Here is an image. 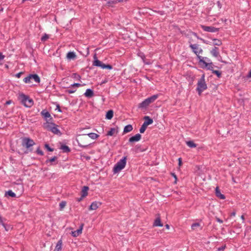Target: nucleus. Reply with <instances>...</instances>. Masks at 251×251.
<instances>
[{
	"label": "nucleus",
	"mask_w": 251,
	"mask_h": 251,
	"mask_svg": "<svg viewBox=\"0 0 251 251\" xmlns=\"http://www.w3.org/2000/svg\"><path fill=\"white\" fill-rule=\"evenodd\" d=\"M189 47L192 49L193 52L197 56V58H198L199 62L202 63L203 64H205L206 66L208 65L209 66H211L210 64H207L205 61L203 60V58L201 56L199 55L200 54L202 53L203 52V50L201 48L199 47V45L198 44H191L189 45Z\"/></svg>",
	"instance_id": "obj_1"
},
{
	"label": "nucleus",
	"mask_w": 251,
	"mask_h": 251,
	"mask_svg": "<svg viewBox=\"0 0 251 251\" xmlns=\"http://www.w3.org/2000/svg\"><path fill=\"white\" fill-rule=\"evenodd\" d=\"M207 86L205 81V76L204 75H203L198 81L196 90L199 95H201V93L207 89Z\"/></svg>",
	"instance_id": "obj_2"
},
{
	"label": "nucleus",
	"mask_w": 251,
	"mask_h": 251,
	"mask_svg": "<svg viewBox=\"0 0 251 251\" xmlns=\"http://www.w3.org/2000/svg\"><path fill=\"white\" fill-rule=\"evenodd\" d=\"M19 99L20 100L21 102L26 107H30L33 104L32 99L24 94H21L19 95Z\"/></svg>",
	"instance_id": "obj_3"
},
{
	"label": "nucleus",
	"mask_w": 251,
	"mask_h": 251,
	"mask_svg": "<svg viewBox=\"0 0 251 251\" xmlns=\"http://www.w3.org/2000/svg\"><path fill=\"white\" fill-rule=\"evenodd\" d=\"M126 157L125 156L120 159L114 166L113 168V173H117L124 169L126 165Z\"/></svg>",
	"instance_id": "obj_4"
},
{
	"label": "nucleus",
	"mask_w": 251,
	"mask_h": 251,
	"mask_svg": "<svg viewBox=\"0 0 251 251\" xmlns=\"http://www.w3.org/2000/svg\"><path fill=\"white\" fill-rule=\"evenodd\" d=\"M94 60L93 62V65L95 66L100 67L102 69H107L108 70H111L113 68L112 65L110 64H105L103 63L101 61L98 60L97 58L96 55H95L94 56Z\"/></svg>",
	"instance_id": "obj_5"
},
{
	"label": "nucleus",
	"mask_w": 251,
	"mask_h": 251,
	"mask_svg": "<svg viewBox=\"0 0 251 251\" xmlns=\"http://www.w3.org/2000/svg\"><path fill=\"white\" fill-rule=\"evenodd\" d=\"M35 144L34 141L28 137H24L22 139V146L26 148L29 151H32L30 148L35 145Z\"/></svg>",
	"instance_id": "obj_6"
},
{
	"label": "nucleus",
	"mask_w": 251,
	"mask_h": 251,
	"mask_svg": "<svg viewBox=\"0 0 251 251\" xmlns=\"http://www.w3.org/2000/svg\"><path fill=\"white\" fill-rule=\"evenodd\" d=\"M47 128L54 134L59 135H61L60 131L57 128V126L53 123L48 122Z\"/></svg>",
	"instance_id": "obj_7"
},
{
	"label": "nucleus",
	"mask_w": 251,
	"mask_h": 251,
	"mask_svg": "<svg viewBox=\"0 0 251 251\" xmlns=\"http://www.w3.org/2000/svg\"><path fill=\"white\" fill-rule=\"evenodd\" d=\"M31 80H33L37 83H39L40 78L37 74H30L24 79V81L25 83H29L31 82Z\"/></svg>",
	"instance_id": "obj_8"
},
{
	"label": "nucleus",
	"mask_w": 251,
	"mask_h": 251,
	"mask_svg": "<svg viewBox=\"0 0 251 251\" xmlns=\"http://www.w3.org/2000/svg\"><path fill=\"white\" fill-rule=\"evenodd\" d=\"M87 139L88 138L86 137L83 135H80V137H79V139L77 140L78 146L83 148H86V147H87L89 145L88 142H83L84 140Z\"/></svg>",
	"instance_id": "obj_9"
},
{
	"label": "nucleus",
	"mask_w": 251,
	"mask_h": 251,
	"mask_svg": "<svg viewBox=\"0 0 251 251\" xmlns=\"http://www.w3.org/2000/svg\"><path fill=\"white\" fill-rule=\"evenodd\" d=\"M41 115L47 121V124H48V122L52 121L53 119L50 113L46 109H44L41 111Z\"/></svg>",
	"instance_id": "obj_10"
},
{
	"label": "nucleus",
	"mask_w": 251,
	"mask_h": 251,
	"mask_svg": "<svg viewBox=\"0 0 251 251\" xmlns=\"http://www.w3.org/2000/svg\"><path fill=\"white\" fill-rule=\"evenodd\" d=\"M201 27L204 31L209 32H216L219 30V28H216L212 26H206L202 25Z\"/></svg>",
	"instance_id": "obj_11"
},
{
	"label": "nucleus",
	"mask_w": 251,
	"mask_h": 251,
	"mask_svg": "<svg viewBox=\"0 0 251 251\" xmlns=\"http://www.w3.org/2000/svg\"><path fill=\"white\" fill-rule=\"evenodd\" d=\"M141 135L139 133L136 134L135 135L129 138L128 141L129 143H134L138 142L141 139Z\"/></svg>",
	"instance_id": "obj_12"
},
{
	"label": "nucleus",
	"mask_w": 251,
	"mask_h": 251,
	"mask_svg": "<svg viewBox=\"0 0 251 251\" xmlns=\"http://www.w3.org/2000/svg\"><path fill=\"white\" fill-rule=\"evenodd\" d=\"M83 226H84V224H82L80 226L79 228L78 229H77L76 230L74 231H72V232H71L72 235L73 237H77L79 235L81 234L82 233V230L83 229Z\"/></svg>",
	"instance_id": "obj_13"
},
{
	"label": "nucleus",
	"mask_w": 251,
	"mask_h": 251,
	"mask_svg": "<svg viewBox=\"0 0 251 251\" xmlns=\"http://www.w3.org/2000/svg\"><path fill=\"white\" fill-rule=\"evenodd\" d=\"M101 203L99 201L93 202L90 205L89 209L90 210H93L97 209L100 206Z\"/></svg>",
	"instance_id": "obj_14"
},
{
	"label": "nucleus",
	"mask_w": 251,
	"mask_h": 251,
	"mask_svg": "<svg viewBox=\"0 0 251 251\" xmlns=\"http://www.w3.org/2000/svg\"><path fill=\"white\" fill-rule=\"evenodd\" d=\"M158 95H154L145 100L150 105L151 103H153L158 98Z\"/></svg>",
	"instance_id": "obj_15"
},
{
	"label": "nucleus",
	"mask_w": 251,
	"mask_h": 251,
	"mask_svg": "<svg viewBox=\"0 0 251 251\" xmlns=\"http://www.w3.org/2000/svg\"><path fill=\"white\" fill-rule=\"evenodd\" d=\"M215 195L218 198L222 200H224L226 198L225 195L221 194L219 187H216L215 189Z\"/></svg>",
	"instance_id": "obj_16"
},
{
	"label": "nucleus",
	"mask_w": 251,
	"mask_h": 251,
	"mask_svg": "<svg viewBox=\"0 0 251 251\" xmlns=\"http://www.w3.org/2000/svg\"><path fill=\"white\" fill-rule=\"evenodd\" d=\"M144 119L145 120L144 122V124H145L147 126H148L152 124L153 122V120L148 116H145L144 117Z\"/></svg>",
	"instance_id": "obj_17"
},
{
	"label": "nucleus",
	"mask_w": 251,
	"mask_h": 251,
	"mask_svg": "<svg viewBox=\"0 0 251 251\" xmlns=\"http://www.w3.org/2000/svg\"><path fill=\"white\" fill-rule=\"evenodd\" d=\"M210 53L214 57H217L219 55V49L215 47L211 51Z\"/></svg>",
	"instance_id": "obj_18"
},
{
	"label": "nucleus",
	"mask_w": 251,
	"mask_h": 251,
	"mask_svg": "<svg viewBox=\"0 0 251 251\" xmlns=\"http://www.w3.org/2000/svg\"><path fill=\"white\" fill-rule=\"evenodd\" d=\"M84 95L86 97L91 98L94 95V91L91 89H87Z\"/></svg>",
	"instance_id": "obj_19"
},
{
	"label": "nucleus",
	"mask_w": 251,
	"mask_h": 251,
	"mask_svg": "<svg viewBox=\"0 0 251 251\" xmlns=\"http://www.w3.org/2000/svg\"><path fill=\"white\" fill-rule=\"evenodd\" d=\"M62 246V240L60 239L57 243L54 251H61Z\"/></svg>",
	"instance_id": "obj_20"
},
{
	"label": "nucleus",
	"mask_w": 251,
	"mask_h": 251,
	"mask_svg": "<svg viewBox=\"0 0 251 251\" xmlns=\"http://www.w3.org/2000/svg\"><path fill=\"white\" fill-rule=\"evenodd\" d=\"M153 226H163V224L161 223V219H160L159 216H158V217H157L156 218V219L155 220L154 223H153Z\"/></svg>",
	"instance_id": "obj_21"
},
{
	"label": "nucleus",
	"mask_w": 251,
	"mask_h": 251,
	"mask_svg": "<svg viewBox=\"0 0 251 251\" xmlns=\"http://www.w3.org/2000/svg\"><path fill=\"white\" fill-rule=\"evenodd\" d=\"M133 129V127L131 125H128L125 126L124 131H123V134H125L126 133H128L131 131H132Z\"/></svg>",
	"instance_id": "obj_22"
},
{
	"label": "nucleus",
	"mask_w": 251,
	"mask_h": 251,
	"mask_svg": "<svg viewBox=\"0 0 251 251\" xmlns=\"http://www.w3.org/2000/svg\"><path fill=\"white\" fill-rule=\"evenodd\" d=\"M149 105V104L146 101V100H145L141 103H139L138 107L142 109L146 108Z\"/></svg>",
	"instance_id": "obj_23"
},
{
	"label": "nucleus",
	"mask_w": 251,
	"mask_h": 251,
	"mask_svg": "<svg viewBox=\"0 0 251 251\" xmlns=\"http://www.w3.org/2000/svg\"><path fill=\"white\" fill-rule=\"evenodd\" d=\"M89 190V187L88 186H84L81 191V195L82 197H85L88 195V190Z\"/></svg>",
	"instance_id": "obj_24"
},
{
	"label": "nucleus",
	"mask_w": 251,
	"mask_h": 251,
	"mask_svg": "<svg viewBox=\"0 0 251 251\" xmlns=\"http://www.w3.org/2000/svg\"><path fill=\"white\" fill-rule=\"evenodd\" d=\"M76 56L75 53L73 51H70L67 54V58L69 59H75Z\"/></svg>",
	"instance_id": "obj_25"
},
{
	"label": "nucleus",
	"mask_w": 251,
	"mask_h": 251,
	"mask_svg": "<svg viewBox=\"0 0 251 251\" xmlns=\"http://www.w3.org/2000/svg\"><path fill=\"white\" fill-rule=\"evenodd\" d=\"M113 116V111L112 110H108L105 115V118L108 120H111Z\"/></svg>",
	"instance_id": "obj_26"
},
{
	"label": "nucleus",
	"mask_w": 251,
	"mask_h": 251,
	"mask_svg": "<svg viewBox=\"0 0 251 251\" xmlns=\"http://www.w3.org/2000/svg\"><path fill=\"white\" fill-rule=\"evenodd\" d=\"M60 149L63 151L64 152H69L71 151L69 147L66 145H63L61 146Z\"/></svg>",
	"instance_id": "obj_27"
},
{
	"label": "nucleus",
	"mask_w": 251,
	"mask_h": 251,
	"mask_svg": "<svg viewBox=\"0 0 251 251\" xmlns=\"http://www.w3.org/2000/svg\"><path fill=\"white\" fill-rule=\"evenodd\" d=\"M88 135L90 138H91L92 139H96L99 136L98 134L95 133H90L84 134V135Z\"/></svg>",
	"instance_id": "obj_28"
},
{
	"label": "nucleus",
	"mask_w": 251,
	"mask_h": 251,
	"mask_svg": "<svg viewBox=\"0 0 251 251\" xmlns=\"http://www.w3.org/2000/svg\"><path fill=\"white\" fill-rule=\"evenodd\" d=\"M118 132V130H116L115 128H111L110 130L107 132V135L113 136L115 132L117 133Z\"/></svg>",
	"instance_id": "obj_29"
},
{
	"label": "nucleus",
	"mask_w": 251,
	"mask_h": 251,
	"mask_svg": "<svg viewBox=\"0 0 251 251\" xmlns=\"http://www.w3.org/2000/svg\"><path fill=\"white\" fill-rule=\"evenodd\" d=\"M187 145L190 148H195L197 147L196 144H195L193 141H189L186 142Z\"/></svg>",
	"instance_id": "obj_30"
},
{
	"label": "nucleus",
	"mask_w": 251,
	"mask_h": 251,
	"mask_svg": "<svg viewBox=\"0 0 251 251\" xmlns=\"http://www.w3.org/2000/svg\"><path fill=\"white\" fill-rule=\"evenodd\" d=\"M5 195H7L12 198L16 197V194L11 190H9L8 191L6 192Z\"/></svg>",
	"instance_id": "obj_31"
},
{
	"label": "nucleus",
	"mask_w": 251,
	"mask_h": 251,
	"mask_svg": "<svg viewBox=\"0 0 251 251\" xmlns=\"http://www.w3.org/2000/svg\"><path fill=\"white\" fill-rule=\"evenodd\" d=\"M213 41H214L213 44L215 46H221L222 44V42L221 40L217 39H214Z\"/></svg>",
	"instance_id": "obj_32"
},
{
	"label": "nucleus",
	"mask_w": 251,
	"mask_h": 251,
	"mask_svg": "<svg viewBox=\"0 0 251 251\" xmlns=\"http://www.w3.org/2000/svg\"><path fill=\"white\" fill-rule=\"evenodd\" d=\"M147 127V126L143 123L139 129L140 132L141 133H143L145 132V131L146 130Z\"/></svg>",
	"instance_id": "obj_33"
},
{
	"label": "nucleus",
	"mask_w": 251,
	"mask_h": 251,
	"mask_svg": "<svg viewBox=\"0 0 251 251\" xmlns=\"http://www.w3.org/2000/svg\"><path fill=\"white\" fill-rule=\"evenodd\" d=\"M212 73L217 75V76L220 78L221 77V72L218 70H212Z\"/></svg>",
	"instance_id": "obj_34"
},
{
	"label": "nucleus",
	"mask_w": 251,
	"mask_h": 251,
	"mask_svg": "<svg viewBox=\"0 0 251 251\" xmlns=\"http://www.w3.org/2000/svg\"><path fill=\"white\" fill-rule=\"evenodd\" d=\"M74 87H72V88L71 89H67L65 92L67 93H69V94H72V93H75V91H76V89H74L73 88Z\"/></svg>",
	"instance_id": "obj_35"
},
{
	"label": "nucleus",
	"mask_w": 251,
	"mask_h": 251,
	"mask_svg": "<svg viewBox=\"0 0 251 251\" xmlns=\"http://www.w3.org/2000/svg\"><path fill=\"white\" fill-rule=\"evenodd\" d=\"M72 76H73V78H75L76 79H77V80H79L81 79V76L79 75H78V74H77L76 73L73 74Z\"/></svg>",
	"instance_id": "obj_36"
},
{
	"label": "nucleus",
	"mask_w": 251,
	"mask_h": 251,
	"mask_svg": "<svg viewBox=\"0 0 251 251\" xmlns=\"http://www.w3.org/2000/svg\"><path fill=\"white\" fill-rule=\"evenodd\" d=\"M49 38V36L47 34H45L42 37L41 40L42 42H45L46 40H47Z\"/></svg>",
	"instance_id": "obj_37"
},
{
	"label": "nucleus",
	"mask_w": 251,
	"mask_h": 251,
	"mask_svg": "<svg viewBox=\"0 0 251 251\" xmlns=\"http://www.w3.org/2000/svg\"><path fill=\"white\" fill-rule=\"evenodd\" d=\"M119 1L118 0H111V1H108L107 2V5L110 6H112V4H116Z\"/></svg>",
	"instance_id": "obj_38"
},
{
	"label": "nucleus",
	"mask_w": 251,
	"mask_h": 251,
	"mask_svg": "<svg viewBox=\"0 0 251 251\" xmlns=\"http://www.w3.org/2000/svg\"><path fill=\"white\" fill-rule=\"evenodd\" d=\"M66 202L65 201H62L59 203L60 209H62L66 206Z\"/></svg>",
	"instance_id": "obj_39"
},
{
	"label": "nucleus",
	"mask_w": 251,
	"mask_h": 251,
	"mask_svg": "<svg viewBox=\"0 0 251 251\" xmlns=\"http://www.w3.org/2000/svg\"><path fill=\"white\" fill-rule=\"evenodd\" d=\"M45 148L49 151H54V149L50 148L48 144L45 145Z\"/></svg>",
	"instance_id": "obj_40"
},
{
	"label": "nucleus",
	"mask_w": 251,
	"mask_h": 251,
	"mask_svg": "<svg viewBox=\"0 0 251 251\" xmlns=\"http://www.w3.org/2000/svg\"><path fill=\"white\" fill-rule=\"evenodd\" d=\"M192 34L194 35L195 36H196L198 39H200L201 40V41H202V42L204 43H205V44H207V43L206 42V41L205 40H204V39L201 38H199L198 35H197V34L195 32H192Z\"/></svg>",
	"instance_id": "obj_41"
},
{
	"label": "nucleus",
	"mask_w": 251,
	"mask_h": 251,
	"mask_svg": "<svg viewBox=\"0 0 251 251\" xmlns=\"http://www.w3.org/2000/svg\"><path fill=\"white\" fill-rule=\"evenodd\" d=\"M57 159V157L54 156L50 159L47 160L46 162L48 163V162H52L54 161H55Z\"/></svg>",
	"instance_id": "obj_42"
},
{
	"label": "nucleus",
	"mask_w": 251,
	"mask_h": 251,
	"mask_svg": "<svg viewBox=\"0 0 251 251\" xmlns=\"http://www.w3.org/2000/svg\"><path fill=\"white\" fill-rule=\"evenodd\" d=\"M36 152L37 154L40 155H43L44 152L42 151H41L39 148H38L36 150Z\"/></svg>",
	"instance_id": "obj_43"
},
{
	"label": "nucleus",
	"mask_w": 251,
	"mask_h": 251,
	"mask_svg": "<svg viewBox=\"0 0 251 251\" xmlns=\"http://www.w3.org/2000/svg\"><path fill=\"white\" fill-rule=\"evenodd\" d=\"M153 11L157 13L158 14H159L160 15H164L165 14V12L164 11H162V10H158V11L154 10Z\"/></svg>",
	"instance_id": "obj_44"
},
{
	"label": "nucleus",
	"mask_w": 251,
	"mask_h": 251,
	"mask_svg": "<svg viewBox=\"0 0 251 251\" xmlns=\"http://www.w3.org/2000/svg\"><path fill=\"white\" fill-rule=\"evenodd\" d=\"M200 226V224L198 223H194L192 225L191 227L193 229H194L196 227H198Z\"/></svg>",
	"instance_id": "obj_45"
},
{
	"label": "nucleus",
	"mask_w": 251,
	"mask_h": 251,
	"mask_svg": "<svg viewBox=\"0 0 251 251\" xmlns=\"http://www.w3.org/2000/svg\"><path fill=\"white\" fill-rule=\"evenodd\" d=\"M81 86V85L80 83H75L71 85V87H79Z\"/></svg>",
	"instance_id": "obj_46"
},
{
	"label": "nucleus",
	"mask_w": 251,
	"mask_h": 251,
	"mask_svg": "<svg viewBox=\"0 0 251 251\" xmlns=\"http://www.w3.org/2000/svg\"><path fill=\"white\" fill-rule=\"evenodd\" d=\"M210 64H211V66H209V65L208 66H206L205 64V66L207 67L208 69L211 70L212 71L213 70V67H212V63H210Z\"/></svg>",
	"instance_id": "obj_47"
},
{
	"label": "nucleus",
	"mask_w": 251,
	"mask_h": 251,
	"mask_svg": "<svg viewBox=\"0 0 251 251\" xmlns=\"http://www.w3.org/2000/svg\"><path fill=\"white\" fill-rule=\"evenodd\" d=\"M22 74H23V72H20V73H19L15 75V76H16L17 77H18V78H20V77H21V75H22Z\"/></svg>",
	"instance_id": "obj_48"
},
{
	"label": "nucleus",
	"mask_w": 251,
	"mask_h": 251,
	"mask_svg": "<svg viewBox=\"0 0 251 251\" xmlns=\"http://www.w3.org/2000/svg\"><path fill=\"white\" fill-rule=\"evenodd\" d=\"M0 224H1V225L3 227H5V224L3 222L2 220V218H1L0 215Z\"/></svg>",
	"instance_id": "obj_49"
},
{
	"label": "nucleus",
	"mask_w": 251,
	"mask_h": 251,
	"mask_svg": "<svg viewBox=\"0 0 251 251\" xmlns=\"http://www.w3.org/2000/svg\"><path fill=\"white\" fill-rule=\"evenodd\" d=\"M216 221H217L218 222H219V223L222 224V223H223V220H221V219H220V218H217H217H216Z\"/></svg>",
	"instance_id": "obj_50"
},
{
	"label": "nucleus",
	"mask_w": 251,
	"mask_h": 251,
	"mask_svg": "<svg viewBox=\"0 0 251 251\" xmlns=\"http://www.w3.org/2000/svg\"><path fill=\"white\" fill-rule=\"evenodd\" d=\"M55 110H57L60 112H62L60 107L58 104L57 105L56 108L55 109Z\"/></svg>",
	"instance_id": "obj_51"
},
{
	"label": "nucleus",
	"mask_w": 251,
	"mask_h": 251,
	"mask_svg": "<svg viewBox=\"0 0 251 251\" xmlns=\"http://www.w3.org/2000/svg\"><path fill=\"white\" fill-rule=\"evenodd\" d=\"M4 57V55H2L1 53H0V61L3 60Z\"/></svg>",
	"instance_id": "obj_52"
},
{
	"label": "nucleus",
	"mask_w": 251,
	"mask_h": 251,
	"mask_svg": "<svg viewBox=\"0 0 251 251\" xmlns=\"http://www.w3.org/2000/svg\"><path fill=\"white\" fill-rule=\"evenodd\" d=\"M11 102H12V100H7V101H6V102H5V104H6V105L10 104V103H11Z\"/></svg>",
	"instance_id": "obj_53"
},
{
	"label": "nucleus",
	"mask_w": 251,
	"mask_h": 251,
	"mask_svg": "<svg viewBox=\"0 0 251 251\" xmlns=\"http://www.w3.org/2000/svg\"><path fill=\"white\" fill-rule=\"evenodd\" d=\"M178 164H179V165L180 166L182 164V161H181V158H178Z\"/></svg>",
	"instance_id": "obj_54"
},
{
	"label": "nucleus",
	"mask_w": 251,
	"mask_h": 251,
	"mask_svg": "<svg viewBox=\"0 0 251 251\" xmlns=\"http://www.w3.org/2000/svg\"><path fill=\"white\" fill-rule=\"evenodd\" d=\"M247 76L249 78H251V70H250V71L249 72Z\"/></svg>",
	"instance_id": "obj_55"
},
{
	"label": "nucleus",
	"mask_w": 251,
	"mask_h": 251,
	"mask_svg": "<svg viewBox=\"0 0 251 251\" xmlns=\"http://www.w3.org/2000/svg\"><path fill=\"white\" fill-rule=\"evenodd\" d=\"M235 214H236V212L235 211H234V212L231 213L230 216H235Z\"/></svg>",
	"instance_id": "obj_56"
},
{
	"label": "nucleus",
	"mask_w": 251,
	"mask_h": 251,
	"mask_svg": "<svg viewBox=\"0 0 251 251\" xmlns=\"http://www.w3.org/2000/svg\"><path fill=\"white\" fill-rule=\"evenodd\" d=\"M225 249V246L224 247H222L221 248H220L218 249V250L219 251H223V250H224Z\"/></svg>",
	"instance_id": "obj_57"
},
{
	"label": "nucleus",
	"mask_w": 251,
	"mask_h": 251,
	"mask_svg": "<svg viewBox=\"0 0 251 251\" xmlns=\"http://www.w3.org/2000/svg\"><path fill=\"white\" fill-rule=\"evenodd\" d=\"M217 4L219 8H221V4L220 3V2L219 1H217Z\"/></svg>",
	"instance_id": "obj_58"
},
{
	"label": "nucleus",
	"mask_w": 251,
	"mask_h": 251,
	"mask_svg": "<svg viewBox=\"0 0 251 251\" xmlns=\"http://www.w3.org/2000/svg\"><path fill=\"white\" fill-rule=\"evenodd\" d=\"M172 176H173V177H175L176 180L177 179L176 176V175L175 173H172Z\"/></svg>",
	"instance_id": "obj_59"
},
{
	"label": "nucleus",
	"mask_w": 251,
	"mask_h": 251,
	"mask_svg": "<svg viewBox=\"0 0 251 251\" xmlns=\"http://www.w3.org/2000/svg\"><path fill=\"white\" fill-rule=\"evenodd\" d=\"M3 227L5 228V229L6 231H7V230H8V229H7V227H6V225H5V227Z\"/></svg>",
	"instance_id": "obj_60"
},
{
	"label": "nucleus",
	"mask_w": 251,
	"mask_h": 251,
	"mask_svg": "<svg viewBox=\"0 0 251 251\" xmlns=\"http://www.w3.org/2000/svg\"><path fill=\"white\" fill-rule=\"evenodd\" d=\"M241 219L243 220H244V215H242L241 217Z\"/></svg>",
	"instance_id": "obj_61"
},
{
	"label": "nucleus",
	"mask_w": 251,
	"mask_h": 251,
	"mask_svg": "<svg viewBox=\"0 0 251 251\" xmlns=\"http://www.w3.org/2000/svg\"><path fill=\"white\" fill-rule=\"evenodd\" d=\"M165 226H166V227L167 228H168V229H169V226L168 225H166Z\"/></svg>",
	"instance_id": "obj_62"
},
{
	"label": "nucleus",
	"mask_w": 251,
	"mask_h": 251,
	"mask_svg": "<svg viewBox=\"0 0 251 251\" xmlns=\"http://www.w3.org/2000/svg\"><path fill=\"white\" fill-rule=\"evenodd\" d=\"M83 198V197H82V196H81V198H79V199L78 200V201H81Z\"/></svg>",
	"instance_id": "obj_63"
},
{
	"label": "nucleus",
	"mask_w": 251,
	"mask_h": 251,
	"mask_svg": "<svg viewBox=\"0 0 251 251\" xmlns=\"http://www.w3.org/2000/svg\"><path fill=\"white\" fill-rule=\"evenodd\" d=\"M232 179H233V181L235 182V180H234L233 178H232Z\"/></svg>",
	"instance_id": "obj_64"
}]
</instances>
